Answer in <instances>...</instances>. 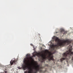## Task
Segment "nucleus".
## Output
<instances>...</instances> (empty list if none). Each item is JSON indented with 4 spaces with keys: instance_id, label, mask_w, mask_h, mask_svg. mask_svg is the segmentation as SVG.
<instances>
[{
    "instance_id": "1",
    "label": "nucleus",
    "mask_w": 73,
    "mask_h": 73,
    "mask_svg": "<svg viewBox=\"0 0 73 73\" xmlns=\"http://www.w3.org/2000/svg\"><path fill=\"white\" fill-rule=\"evenodd\" d=\"M26 56L27 57L24 58V62L25 64L24 65L23 67L24 70H26L27 68L28 70L27 71H25L24 73H37V72H42V70L41 69L44 68V67L43 66L41 67L39 65H37L35 68V71L33 72V69L31 68V67H29V64H28L30 62V60H29V58L28 57H30L31 54H27L26 55Z\"/></svg>"
},
{
    "instance_id": "2",
    "label": "nucleus",
    "mask_w": 73,
    "mask_h": 73,
    "mask_svg": "<svg viewBox=\"0 0 73 73\" xmlns=\"http://www.w3.org/2000/svg\"><path fill=\"white\" fill-rule=\"evenodd\" d=\"M52 38L55 40L56 42H57V44H55V45H53L52 46V48L53 49V50H54L55 49H59L61 48V46H64L66 45H69L72 42V40L69 39H68L65 40H62V41H60V40L56 36H54Z\"/></svg>"
},
{
    "instance_id": "3",
    "label": "nucleus",
    "mask_w": 73,
    "mask_h": 73,
    "mask_svg": "<svg viewBox=\"0 0 73 73\" xmlns=\"http://www.w3.org/2000/svg\"><path fill=\"white\" fill-rule=\"evenodd\" d=\"M72 47V46H70V45L69 46H68V48H69V50L67 51L66 52L63 54V57L64 58H62L60 59L61 62H62L63 60H65L67 57L69 58H72V60H73V56H72V55H73V52L71 51H72V49L70 48Z\"/></svg>"
},
{
    "instance_id": "4",
    "label": "nucleus",
    "mask_w": 73,
    "mask_h": 73,
    "mask_svg": "<svg viewBox=\"0 0 73 73\" xmlns=\"http://www.w3.org/2000/svg\"><path fill=\"white\" fill-rule=\"evenodd\" d=\"M48 54L46 53V52L44 54V52H42V54H39V56L41 57V58L40 59V61L42 62H43L44 61V60H45L46 56H47V55Z\"/></svg>"
},
{
    "instance_id": "5",
    "label": "nucleus",
    "mask_w": 73,
    "mask_h": 73,
    "mask_svg": "<svg viewBox=\"0 0 73 73\" xmlns=\"http://www.w3.org/2000/svg\"><path fill=\"white\" fill-rule=\"evenodd\" d=\"M47 58L49 61H50V60L54 61V59H53V56L51 54H48L47 56Z\"/></svg>"
},
{
    "instance_id": "6",
    "label": "nucleus",
    "mask_w": 73,
    "mask_h": 73,
    "mask_svg": "<svg viewBox=\"0 0 73 73\" xmlns=\"http://www.w3.org/2000/svg\"><path fill=\"white\" fill-rule=\"evenodd\" d=\"M17 60L15 58H13L12 59V60L10 62V64L11 65H12L13 64H16V63H17Z\"/></svg>"
},
{
    "instance_id": "7",
    "label": "nucleus",
    "mask_w": 73,
    "mask_h": 73,
    "mask_svg": "<svg viewBox=\"0 0 73 73\" xmlns=\"http://www.w3.org/2000/svg\"><path fill=\"white\" fill-rule=\"evenodd\" d=\"M61 33H62V32H63V34L64 35H66V33H67V31H64V29H62L60 31Z\"/></svg>"
},
{
    "instance_id": "8",
    "label": "nucleus",
    "mask_w": 73,
    "mask_h": 73,
    "mask_svg": "<svg viewBox=\"0 0 73 73\" xmlns=\"http://www.w3.org/2000/svg\"><path fill=\"white\" fill-rule=\"evenodd\" d=\"M35 52H34L33 54V56L34 57H35L36 55V54H35Z\"/></svg>"
},
{
    "instance_id": "9",
    "label": "nucleus",
    "mask_w": 73,
    "mask_h": 73,
    "mask_svg": "<svg viewBox=\"0 0 73 73\" xmlns=\"http://www.w3.org/2000/svg\"><path fill=\"white\" fill-rule=\"evenodd\" d=\"M46 66H48V65L47 64H46Z\"/></svg>"
},
{
    "instance_id": "10",
    "label": "nucleus",
    "mask_w": 73,
    "mask_h": 73,
    "mask_svg": "<svg viewBox=\"0 0 73 73\" xmlns=\"http://www.w3.org/2000/svg\"><path fill=\"white\" fill-rule=\"evenodd\" d=\"M31 46H33V44H31Z\"/></svg>"
},
{
    "instance_id": "11",
    "label": "nucleus",
    "mask_w": 73,
    "mask_h": 73,
    "mask_svg": "<svg viewBox=\"0 0 73 73\" xmlns=\"http://www.w3.org/2000/svg\"><path fill=\"white\" fill-rule=\"evenodd\" d=\"M43 46H44V47H45V46L44 45H43Z\"/></svg>"
},
{
    "instance_id": "12",
    "label": "nucleus",
    "mask_w": 73,
    "mask_h": 73,
    "mask_svg": "<svg viewBox=\"0 0 73 73\" xmlns=\"http://www.w3.org/2000/svg\"><path fill=\"white\" fill-rule=\"evenodd\" d=\"M30 58L31 59H33V58H32V57H31Z\"/></svg>"
},
{
    "instance_id": "13",
    "label": "nucleus",
    "mask_w": 73,
    "mask_h": 73,
    "mask_svg": "<svg viewBox=\"0 0 73 73\" xmlns=\"http://www.w3.org/2000/svg\"><path fill=\"white\" fill-rule=\"evenodd\" d=\"M45 72H46V70H45Z\"/></svg>"
},
{
    "instance_id": "14",
    "label": "nucleus",
    "mask_w": 73,
    "mask_h": 73,
    "mask_svg": "<svg viewBox=\"0 0 73 73\" xmlns=\"http://www.w3.org/2000/svg\"><path fill=\"white\" fill-rule=\"evenodd\" d=\"M56 33H57V32H56Z\"/></svg>"
}]
</instances>
